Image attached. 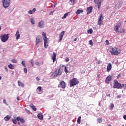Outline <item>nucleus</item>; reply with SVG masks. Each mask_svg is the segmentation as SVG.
Listing matches in <instances>:
<instances>
[{
  "instance_id": "ddd939ff",
  "label": "nucleus",
  "mask_w": 126,
  "mask_h": 126,
  "mask_svg": "<svg viewBox=\"0 0 126 126\" xmlns=\"http://www.w3.org/2000/svg\"><path fill=\"white\" fill-rule=\"evenodd\" d=\"M92 9H93V7L92 6L89 7L87 8V14H90L91 12H92Z\"/></svg>"
},
{
  "instance_id": "a211bd4d",
  "label": "nucleus",
  "mask_w": 126,
  "mask_h": 126,
  "mask_svg": "<svg viewBox=\"0 0 126 126\" xmlns=\"http://www.w3.org/2000/svg\"><path fill=\"white\" fill-rule=\"evenodd\" d=\"M56 58H57V54L56 53V52H53V55H52V60H53V63H55V62H56Z\"/></svg>"
},
{
  "instance_id": "7ed1b4c3",
  "label": "nucleus",
  "mask_w": 126,
  "mask_h": 126,
  "mask_svg": "<svg viewBox=\"0 0 126 126\" xmlns=\"http://www.w3.org/2000/svg\"><path fill=\"white\" fill-rule=\"evenodd\" d=\"M110 53L112 56H119V55H120V52H119L117 47L112 48L110 51Z\"/></svg>"
},
{
  "instance_id": "79ce46f5",
  "label": "nucleus",
  "mask_w": 126,
  "mask_h": 126,
  "mask_svg": "<svg viewBox=\"0 0 126 126\" xmlns=\"http://www.w3.org/2000/svg\"><path fill=\"white\" fill-rule=\"evenodd\" d=\"M20 122H21V123H25V120H24V119H21Z\"/></svg>"
},
{
  "instance_id": "864d4df0",
  "label": "nucleus",
  "mask_w": 126,
  "mask_h": 126,
  "mask_svg": "<svg viewBox=\"0 0 126 126\" xmlns=\"http://www.w3.org/2000/svg\"><path fill=\"white\" fill-rule=\"evenodd\" d=\"M32 11L33 12H35L36 11V8H34Z\"/></svg>"
},
{
  "instance_id": "72a5a7b5",
  "label": "nucleus",
  "mask_w": 126,
  "mask_h": 126,
  "mask_svg": "<svg viewBox=\"0 0 126 126\" xmlns=\"http://www.w3.org/2000/svg\"><path fill=\"white\" fill-rule=\"evenodd\" d=\"M37 90L38 91V92H42V87H38L37 88Z\"/></svg>"
},
{
  "instance_id": "dca6fc26",
  "label": "nucleus",
  "mask_w": 126,
  "mask_h": 126,
  "mask_svg": "<svg viewBox=\"0 0 126 126\" xmlns=\"http://www.w3.org/2000/svg\"><path fill=\"white\" fill-rule=\"evenodd\" d=\"M42 37L43 38V40L45 42V44H46V40H49V38L47 37V35L46 34V32H42Z\"/></svg>"
},
{
  "instance_id": "c9c22d12",
  "label": "nucleus",
  "mask_w": 126,
  "mask_h": 126,
  "mask_svg": "<svg viewBox=\"0 0 126 126\" xmlns=\"http://www.w3.org/2000/svg\"><path fill=\"white\" fill-rule=\"evenodd\" d=\"M22 64L25 67H26V64H25V61H22Z\"/></svg>"
},
{
  "instance_id": "49530a36",
  "label": "nucleus",
  "mask_w": 126,
  "mask_h": 126,
  "mask_svg": "<svg viewBox=\"0 0 126 126\" xmlns=\"http://www.w3.org/2000/svg\"><path fill=\"white\" fill-rule=\"evenodd\" d=\"M102 63V61L99 60L97 62V64H100V63Z\"/></svg>"
},
{
  "instance_id": "6e6d98bb",
  "label": "nucleus",
  "mask_w": 126,
  "mask_h": 126,
  "mask_svg": "<svg viewBox=\"0 0 126 126\" xmlns=\"http://www.w3.org/2000/svg\"><path fill=\"white\" fill-rule=\"evenodd\" d=\"M35 64H36V65H39V64H40V63L39 62H36Z\"/></svg>"
},
{
  "instance_id": "338daca9",
  "label": "nucleus",
  "mask_w": 126,
  "mask_h": 126,
  "mask_svg": "<svg viewBox=\"0 0 126 126\" xmlns=\"http://www.w3.org/2000/svg\"><path fill=\"white\" fill-rule=\"evenodd\" d=\"M107 96H108V97H111V94H107Z\"/></svg>"
},
{
  "instance_id": "5701e85b",
  "label": "nucleus",
  "mask_w": 126,
  "mask_h": 126,
  "mask_svg": "<svg viewBox=\"0 0 126 126\" xmlns=\"http://www.w3.org/2000/svg\"><path fill=\"white\" fill-rule=\"evenodd\" d=\"M4 119L5 120V121H6V122H7L8 121H9V120H10V117H9V116L7 115L4 118Z\"/></svg>"
},
{
  "instance_id": "bb28decb",
  "label": "nucleus",
  "mask_w": 126,
  "mask_h": 126,
  "mask_svg": "<svg viewBox=\"0 0 126 126\" xmlns=\"http://www.w3.org/2000/svg\"><path fill=\"white\" fill-rule=\"evenodd\" d=\"M96 121H97V122L99 124H101V123L103 122L102 118H97Z\"/></svg>"
},
{
  "instance_id": "aec40b11",
  "label": "nucleus",
  "mask_w": 126,
  "mask_h": 126,
  "mask_svg": "<svg viewBox=\"0 0 126 126\" xmlns=\"http://www.w3.org/2000/svg\"><path fill=\"white\" fill-rule=\"evenodd\" d=\"M16 40H18L20 38V34H19V31H17L15 34Z\"/></svg>"
},
{
  "instance_id": "09e8293b",
  "label": "nucleus",
  "mask_w": 126,
  "mask_h": 126,
  "mask_svg": "<svg viewBox=\"0 0 126 126\" xmlns=\"http://www.w3.org/2000/svg\"><path fill=\"white\" fill-rule=\"evenodd\" d=\"M4 68L6 70V71H7V72H8V69H7V67H6V66H4Z\"/></svg>"
},
{
  "instance_id": "ea45409f",
  "label": "nucleus",
  "mask_w": 126,
  "mask_h": 126,
  "mask_svg": "<svg viewBox=\"0 0 126 126\" xmlns=\"http://www.w3.org/2000/svg\"><path fill=\"white\" fill-rule=\"evenodd\" d=\"M24 71L25 73H27V68H24Z\"/></svg>"
},
{
  "instance_id": "4c0bfd02",
  "label": "nucleus",
  "mask_w": 126,
  "mask_h": 126,
  "mask_svg": "<svg viewBox=\"0 0 126 126\" xmlns=\"http://www.w3.org/2000/svg\"><path fill=\"white\" fill-rule=\"evenodd\" d=\"M12 122L15 125H16L17 124V121H16V119L12 120Z\"/></svg>"
},
{
  "instance_id": "e2e57ef3",
  "label": "nucleus",
  "mask_w": 126,
  "mask_h": 126,
  "mask_svg": "<svg viewBox=\"0 0 126 126\" xmlns=\"http://www.w3.org/2000/svg\"><path fill=\"white\" fill-rule=\"evenodd\" d=\"M121 97H122V96H121V95H118V98H121Z\"/></svg>"
},
{
  "instance_id": "f03ea898",
  "label": "nucleus",
  "mask_w": 126,
  "mask_h": 126,
  "mask_svg": "<svg viewBox=\"0 0 126 126\" xmlns=\"http://www.w3.org/2000/svg\"><path fill=\"white\" fill-rule=\"evenodd\" d=\"M70 83V87H72L73 86H75L79 83V81L77 78H73L69 81Z\"/></svg>"
},
{
  "instance_id": "c03bdc74",
  "label": "nucleus",
  "mask_w": 126,
  "mask_h": 126,
  "mask_svg": "<svg viewBox=\"0 0 126 126\" xmlns=\"http://www.w3.org/2000/svg\"><path fill=\"white\" fill-rule=\"evenodd\" d=\"M26 112L28 114V115H30V112H29V110L28 109H26Z\"/></svg>"
},
{
  "instance_id": "f8f14e48",
  "label": "nucleus",
  "mask_w": 126,
  "mask_h": 126,
  "mask_svg": "<svg viewBox=\"0 0 126 126\" xmlns=\"http://www.w3.org/2000/svg\"><path fill=\"white\" fill-rule=\"evenodd\" d=\"M37 118L39 119V120H40V121H43L44 120V116H43V113L40 112L37 115Z\"/></svg>"
},
{
  "instance_id": "39448f33",
  "label": "nucleus",
  "mask_w": 126,
  "mask_h": 126,
  "mask_svg": "<svg viewBox=\"0 0 126 126\" xmlns=\"http://www.w3.org/2000/svg\"><path fill=\"white\" fill-rule=\"evenodd\" d=\"M62 71L61 70V68L59 69H57L53 73V75L54 76V77H57L58 75H61L62 73Z\"/></svg>"
},
{
  "instance_id": "4d7b16f0",
  "label": "nucleus",
  "mask_w": 126,
  "mask_h": 126,
  "mask_svg": "<svg viewBox=\"0 0 126 126\" xmlns=\"http://www.w3.org/2000/svg\"><path fill=\"white\" fill-rule=\"evenodd\" d=\"M36 80H37V81H39L40 80V79L38 77H36Z\"/></svg>"
},
{
  "instance_id": "58836bf2",
  "label": "nucleus",
  "mask_w": 126,
  "mask_h": 126,
  "mask_svg": "<svg viewBox=\"0 0 126 126\" xmlns=\"http://www.w3.org/2000/svg\"><path fill=\"white\" fill-rule=\"evenodd\" d=\"M12 62L13 63H17V61H16V60H15V59H12Z\"/></svg>"
},
{
  "instance_id": "2eb2a0df",
  "label": "nucleus",
  "mask_w": 126,
  "mask_h": 126,
  "mask_svg": "<svg viewBox=\"0 0 126 126\" xmlns=\"http://www.w3.org/2000/svg\"><path fill=\"white\" fill-rule=\"evenodd\" d=\"M111 69H112V63H109L108 64L107 67V72H109L111 71Z\"/></svg>"
},
{
  "instance_id": "6ab92c4d",
  "label": "nucleus",
  "mask_w": 126,
  "mask_h": 126,
  "mask_svg": "<svg viewBox=\"0 0 126 126\" xmlns=\"http://www.w3.org/2000/svg\"><path fill=\"white\" fill-rule=\"evenodd\" d=\"M30 107L32 109L33 111H34V112H36L37 111V108L35 106H34V104L32 103H31L30 104Z\"/></svg>"
},
{
  "instance_id": "9d476101",
  "label": "nucleus",
  "mask_w": 126,
  "mask_h": 126,
  "mask_svg": "<svg viewBox=\"0 0 126 126\" xmlns=\"http://www.w3.org/2000/svg\"><path fill=\"white\" fill-rule=\"evenodd\" d=\"M95 3H97L98 9L101 8V0H94Z\"/></svg>"
},
{
  "instance_id": "f704fd0d",
  "label": "nucleus",
  "mask_w": 126,
  "mask_h": 126,
  "mask_svg": "<svg viewBox=\"0 0 126 126\" xmlns=\"http://www.w3.org/2000/svg\"><path fill=\"white\" fill-rule=\"evenodd\" d=\"M64 71L65 73H68V70H67V67L66 66L64 67Z\"/></svg>"
},
{
  "instance_id": "3c124183",
  "label": "nucleus",
  "mask_w": 126,
  "mask_h": 126,
  "mask_svg": "<svg viewBox=\"0 0 126 126\" xmlns=\"http://www.w3.org/2000/svg\"><path fill=\"white\" fill-rule=\"evenodd\" d=\"M65 62H69V59H68V58H67L65 59Z\"/></svg>"
},
{
  "instance_id": "c756f323",
  "label": "nucleus",
  "mask_w": 126,
  "mask_h": 126,
  "mask_svg": "<svg viewBox=\"0 0 126 126\" xmlns=\"http://www.w3.org/2000/svg\"><path fill=\"white\" fill-rule=\"evenodd\" d=\"M68 16V13H66L64 14V16L62 17V19H64V18H66V17Z\"/></svg>"
},
{
  "instance_id": "b1692460",
  "label": "nucleus",
  "mask_w": 126,
  "mask_h": 126,
  "mask_svg": "<svg viewBox=\"0 0 126 126\" xmlns=\"http://www.w3.org/2000/svg\"><path fill=\"white\" fill-rule=\"evenodd\" d=\"M8 67L10 69H14V66L12 64H10L8 65Z\"/></svg>"
},
{
  "instance_id": "cd10ccee",
  "label": "nucleus",
  "mask_w": 126,
  "mask_h": 126,
  "mask_svg": "<svg viewBox=\"0 0 126 126\" xmlns=\"http://www.w3.org/2000/svg\"><path fill=\"white\" fill-rule=\"evenodd\" d=\"M77 123L78 124H81V116H79L77 120Z\"/></svg>"
},
{
  "instance_id": "37998d69",
  "label": "nucleus",
  "mask_w": 126,
  "mask_h": 126,
  "mask_svg": "<svg viewBox=\"0 0 126 126\" xmlns=\"http://www.w3.org/2000/svg\"><path fill=\"white\" fill-rule=\"evenodd\" d=\"M29 13L30 14H33V11H32V10L29 11Z\"/></svg>"
},
{
  "instance_id": "f257e3e1",
  "label": "nucleus",
  "mask_w": 126,
  "mask_h": 126,
  "mask_svg": "<svg viewBox=\"0 0 126 126\" xmlns=\"http://www.w3.org/2000/svg\"><path fill=\"white\" fill-rule=\"evenodd\" d=\"M114 82L113 83V88L116 89H122L123 87H124L125 84H121V83H119L118 80H114Z\"/></svg>"
},
{
  "instance_id": "69168bd1",
  "label": "nucleus",
  "mask_w": 126,
  "mask_h": 126,
  "mask_svg": "<svg viewBox=\"0 0 126 126\" xmlns=\"http://www.w3.org/2000/svg\"><path fill=\"white\" fill-rule=\"evenodd\" d=\"M17 100H18V101H19V100H20L19 97H17Z\"/></svg>"
},
{
  "instance_id": "a18cd8bd",
  "label": "nucleus",
  "mask_w": 126,
  "mask_h": 126,
  "mask_svg": "<svg viewBox=\"0 0 126 126\" xmlns=\"http://www.w3.org/2000/svg\"><path fill=\"white\" fill-rule=\"evenodd\" d=\"M31 64H32V66H34V61H33V60L31 61Z\"/></svg>"
},
{
  "instance_id": "2f4dec72",
  "label": "nucleus",
  "mask_w": 126,
  "mask_h": 126,
  "mask_svg": "<svg viewBox=\"0 0 126 126\" xmlns=\"http://www.w3.org/2000/svg\"><path fill=\"white\" fill-rule=\"evenodd\" d=\"M88 33H90V34H92V33H93V30L92 29H90L88 31Z\"/></svg>"
},
{
  "instance_id": "9b49d317",
  "label": "nucleus",
  "mask_w": 126,
  "mask_h": 126,
  "mask_svg": "<svg viewBox=\"0 0 126 126\" xmlns=\"http://www.w3.org/2000/svg\"><path fill=\"white\" fill-rule=\"evenodd\" d=\"M120 27H121V24L118 26H115L114 28V31H115L116 33H119V29H120Z\"/></svg>"
},
{
  "instance_id": "bf43d9fd",
  "label": "nucleus",
  "mask_w": 126,
  "mask_h": 126,
  "mask_svg": "<svg viewBox=\"0 0 126 126\" xmlns=\"http://www.w3.org/2000/svg\"><path fill=\"white\" fill-rule=\"evenodd\" d=\"M124 120H126V115H124L123 117Z\"/></svg>"
},
{
  "instance_id": "052dcab7",
  "label": "nucleus",
  "mask_w": 126,
  "mask_h": 126,
  "mask_svg": "<svg viewBox=\"0 0 126 126\" xmlns=\"http://www.w3.org/2000/svg\"><path fill=\"white\" fill-rule=\"evenodd\" d=\"M53 12H54V11H53V12L51 11V12H50V15H53Z\"/></svg>"
},
{
  "instance_id": "423d86ee",
  "label": "nucleus",
  "mask_w": 126,
  "mask_h": 126,
  "mask_svg": "<svg viewBox=\"0 0 126 126\" xmlns=\"http://www.w3.org/2000/svg\"><path fill=\"white\" fill-rule=\"evenodd\" d=\"M9 2V0H3L2 3L3 7H5V8L8 7L10 5Z\"/></svg>"
},
{
  "instance_id": "a19ab883",
  "label": "nucleus",
  "mask_w": 126,
  "mask_h": 126,
  "mask_svg": "<svg viewBox=\"0 0 126 126\" xmlns=\"http://www.w3.org/2000/svg\"><path fill=\"white\" fill-rule=\"evenodd\" d=\"M105 43H106V45H109L110 44V42H109V40H105Z\"/></svg>"
},
{
  "instance_id": "7c9ffc66",
  "label": "nucleus",
  "mask_w": 126,
  "mask_h": 126,
  "mask_svg": "<svg viewBox=\"0 0 126 126\" xmlns=\"http://www.w3.org/2000/svg\"><path fill=\"white\" fill-rule=\"evenodd\" d=\"M97 24H98V25H99V26H101V25H102V24H103V21H98Z\"/></svg>"
},
{
  "instance_id": "e433bc0d",
  "label": "nucleus",
  "mask_w": 126,
  "mask_h": 126,
  "mask_svg": "<svg viewBox=\"0 0 126 126\" xmlns=\"http://www.w3.org/2000/svg\"><path fill=\"white\" fill-rule=\"evenodd\" d=\"M120 32L121 34L125 33V30L123 29H120Z\"/></svg>"
},
{
  "instance_id": "4468645a",
  "label": "nucleus",
  "mask_w": 126,
  "mask_h": 126,
  "mask_svg": "<svg viewBox=\"0 0 126 126\" xmlns=\"http://www.w3.org/2000/svg\"><path fill=\"white\" fill-rule=\"evenodd\" d=\"M60 85L61 86V87H62L63 89H64V88H65V82H64V81H62L60 82Z\"/></svg>"
},
{
  "instance_id": "de8ad7c7",
  "label": "nucleus",
  "mask_w": 126,
  "mask_h": 126,
  "mask_svg": "<svg viewBox=\"0 0 126 126\" xmlns=\"http://www.w3.org/2000/svg\"><path fill=\"white\" fill-rule=\"evenodd\" d=\"M89 44L90 45H93V42L92 41V40H90Z\"/></svg>"
},
{
  "instance_id": "f3484780",
  "label": "nucleus",
  "mask_w": 126,
  "mask_h": 126,
  "mask_svg": "<svg viewBox=\"0 0 126 126\" xmlns=\"http://www.w3.org/2000/svg\"><path fill=\"white\" fill-rule=\"evenodd\" d=\"M44 25H45V22H44V21H41V22L39 23L38 26L40 28H43Z\"/></svg>"
},
{
  "instance_id": "0e129e2a",
  "label": "nucleus",
  "mask_w": 126,
  "mask_h": 126,
  "mask_svg": "<svg viewBox=\"0 0 126 126\" xmlns=\"http://www.w3.org/2000/svg\"><path fill=\"white\" fill-rule=\"evenodd\" d=\"M74 41H77V38H75L74 39Z\"/></svg>"
},
{
  "instance_id": "412c9836",
  "label": "nucleus",
  "mask_w": 126,
  "mask_h": 126,
  "mask_svg": "<svg viewBox=\"0 0 126 126\" xmlns=\"http://www.w3.org/2000/svg\"><path fill=\"white\" fill-rule=\"evenodd\" d=\"M18 84L19 86H21V87H24V84L22 83L20 81H18Z\"/></svg>"
},
{
  "instance_id": "393cba45",
  "label": "nucleus",
  "mask_w": 126,
  "mask_h": 126,
  "mask_svg": "<svg viewBox=\"0 0 126 126\" xmlns=\"http://www.w3.org/2000/svg\"><path fill=\"white\" fill-rule=\"evenodd\" d=\"M82 12H83V10L78 9L76 11V14H80V13H82Z\"/></svg>"
},
{
  "instance_id": "0eeeda50",
  "label": "nucleus",
  "mask_w": 126,
  "mask_h": 126,
  "mask_svg": "<svg viewBox=\"0 0 126 126\" xmlns=\"http://www.w3.org/2000/svg\"><path fill=\"white\" fill-rule=\"evenodd\" d=\"M42 42V39H41V36L40 35H38L36 36V40H35V44L36 45H38L39 43H41Z\"/></svg>"
},
{
  "instance_id": "8fccbe9b",
  "label": "nucleus",
  "mask_w": 126,
  "mask_h": 126,
  "mask_svg": "<svg viewBox=\"0 0 126 126\" xmlns=\"http://www.w3.org/2000/svg\"><path fill=\"white\" fill-rule=\"evenodd\" d=\"M20 120H21V119L20 118V117H18L17 118V120L18 121H20Z\"/></svg>"
},
{
  "instance_id": "20e7f679",
  "label": "nucleus",
  "mask_w": 126,
  "mask_h": 126,
  "mask_svg": "<svg viewBox=\"0 0 126 126\" xmlns=\"http://www.w3.org/2000/svg\"><path fill=\"white\" fill-rule=\"evenodd\" d=\"M9 34H4V35H1L0 36V39L1 41L2 42H3L4 43H5L8 40L9 38Z\"/></svg>"
},
{
  "instance_id": "5fc2aeb1",
  "label": "nucleus",
  "mask_w": 126,
  "mask_h": 126,
  "mask_svg": "<svg viewBox=\"0 0 126 126\" xmlns=\"http://www.w3.org/2000/svg\"><path fill=\"white\" fill-rule=\"evenodd\" d=\"M3 103H4V104H6V100H5V99H4L3 100Z\"/></svg>"
},
{
  "instance_id": "603ef678",
  "label": "nucleus",
  "mask_w": 126,
  "mask_h": 126,
  "mask_svg": "<svg viewBox=\"0 0 126 126\" xmlns=\"http://www.w3.org/2000/svg\"><path fill=\"white\" fill-rule=\"evenodd\" d=\"M120 77H121V74H119L118 75L117 79H119V78H120Z\"/></svg>"
},
{
  "instance_id": "1a4fd4ad",
  "label": "nucleus",
  "mask_w": 126,
  "mask_h": 126,
  "mask_svg": "<svg viewBox=\"0 0 126 126\" xmlns=\"http://www.w3.org/2000/svg\"><path fill=\"white\" fill-rule=\"evenodd\" d=\"M64 33H65V32L64 31H63L61 32V33L59 34V41L61 42L62 40H63V35H64Z\"/></svg>"
},
{
  "instance_id": "13d9d810",
  "label": "nucleus",
  "mask_w": 126,
  "mask_h": 126,
  "mask_svg": "<svg viewBox=\"0 0 126 126\" xmlns=\"http://www.w3.org/2000/svg\"><path fill=\"white\" fill-rule=\"evenodd\" d=\"M70 0V1H71V2H72V1L75 2L76 0Z\"/></svg>"
},
{
  "instance_id": "774afa93",
  "label": "nucleus",
  "mask_w": 126,
  "mask_h": 126,
  "mask_svg": "<svg viewBox=\"0 0 126 126\" xmlns=\"http://www.w3.org/2000/svg\"><path fill=\"white\" fill-rule=\"evenodd\" d=\"M1 80V76H0V80Z\"/></svg>"
},
{
  "instance_id": "c85d7f7f",
  "label": "nucleus",
  "mask_w": 126,
  "mask_h": 126,
  "mask_svg": "<svg viewBox=\"0 0 126 126\" xmlns=\"http://www.w3.org/2000/svg\"><path fill=\"white\" fill-rule=\"evenodd\" d=\"M114 107H115V105H114V104L111 103L110 104V105L109 106V109L110 110H113Z\"/></svg>"
},
{
  "instance_id": "680f3d73",
  "label": "nucleus",
  "mask_w": 126,
  "mask_h": 126,
  "mask_svg": "<svg viewBox=\"0 0 126 126\" xmlns=\"http://www.w3.org/2000/svg\"><path fill=\"white\" fill-rule=\"evenodd\" d=\"M124 89H126V84H125V86L124 87Z\"/></svg>"
},
{
  "instance_id": "473e14b6",
  "label": "nucleus",
  "mask_w": 126,
  "mask_h": 126,
  "mask_svg": "<svg viewBox=\"0 0 126 126\" xmlns=\"http://www.w3.org/2000/svg\"><path fill=\"white\" fill-rule=\"evenodd\" d=\"M31 22L32 24H35V20H34V19L31 18Z\"/></svg>"
},
{
  "instance_id": "4be33fe9",
  "label": "nucleus",
  "mask_w": 126,
  "mask_h": 126,
  "mask_svg": "<svg viewBox=\"0 0 126 126\" xmlns=\"http://www.w3.org/2000/svg\"><path fill=\"white\" fill-rule=\"evenodd\" d=\"M49 40V39H47L46 40V42L45 43V41H44V48H45V49H47L48 46H49V45H48V41Z\"/></svg>"
},
{
  "instance_id": "a878e982",
  "label": "nucleus",
  "mask_w": 126,
  "mask_h": 126,
  "mask_svg": "<svg viewBox=\"0 0 126 126\" xmlns=\"http://www.w3.org/2000/svg\"><path fill=\"white\" fill-rule=\"evenodd\" d=\"M103 19H104V18H103V15L101 14L98 18V21H102Z\"/></svg>"
},
{
  "instance_id": "6e6552de",
  "label": "nucleus",
  "mask_w": 126,
  "mask_h": 126,
  "mask_svg": "<svg viewBox=\"0 0 126 126\" xmlns=\"http://www.w3.org/2000/svg\"><path fill=\"white\" fill-rule=\"evenodd\" d=\"M112 80V76L111 75H109L105 79V83H107V84H109L110 83V81Z\"/></svg>"
}]
</instances>
